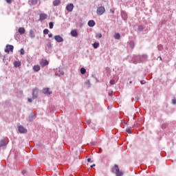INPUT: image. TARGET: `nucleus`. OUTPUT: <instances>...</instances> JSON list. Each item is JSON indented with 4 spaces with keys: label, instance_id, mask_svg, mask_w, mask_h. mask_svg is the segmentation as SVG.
Listing matches in <instances>:
<instances>
[{
    "label": "nucleus",
    "instance_id": "nucleus-39",
    "mask_svg": "<svg viewBox=\"0 0 176 176\" xmlns=\"http://www.w3.org/2000/svg\"><path fill=\"white\" fill-rule=\"evenodd\" d=\"M140 83H141V85H145V83H146V81L142 80L140 81Z\"/></svg>",
    "mask_w": 176,
    "mask_h": 176
},
{
    "label": "nucleus",
    "instance_id": "nucleus-18",
    "mask_svg": "<svg viewBox=\"0 0 176 176\" xmlns=\"http://www.w3.org/2000/svg\"><path fill=\"white\" fill-rule=\"evenodd\" d=\"M29 36H30V38L32 39H34V38H35V33L34 32V30H30Z\"/></svg>",
    "mask_w": 176,
    "mask_h": 176
},
{
    "label": "nucleus",
    "instance_id": "nucleus-4",
    "mask_svg": "<svg viewBox=\"0 0 176 176\" xmlns=\"http://www.w3.org/2000/svg\"><path fill=\"white\" fill-rule=\"evenodd\" d=\"M38 89L37 88H34L32 89V98L33 100H35L36 98H38Z\"/></svg>",
    "mask_w": 176,
    "mask_h": 176
},
{
    "label": "nucleus",
    "instance_id": "nucleus-30",
    "mask_svg": "<svg viewBox=\"0 0 176 176\" xmlns=\"http://www.w3.org/2000/svg\"><path fill=\"white\" fill-rule=\"evenodd\" d=\"M129 45H130V47H131V49L134 48V41H131L130 43H129Z\"/></svg>",
    "mask_w": 176,
    "mask_h": 176
},
{
    "label": "nucleus",
    "instance_id": "nucleus-31",
    "mask_svg": "<svg viewBox=\"0 0 176 176\" xmlns=\"http://www.w3.org/2000/svg\"><path fill=\"white\" fill-rule=\"evenodd\" d=\"M43 34L44 35H47V34H49V29H45L43 30Z\"/></svg>",
    "mask_w": 176,
    "mask_h": 176
},
{
    "label": "nucleus",
    "instance_id": "nucleus-9",
    "mask_svg": "<svg viewBox=\"0 0 176 176\" xmlns=\"http://www.w3.org/2000/svg\"><path fill=\"white\" fill-rule=\"evenodd\" d=\"M66 10H67V12H72V10H74V4L73 3L67 4V6H66Z\"/></svg>",
    "mask_w": 176,
    "mask_h": 176
},
{
    "label": "nucleus",
    "instance_id": "nucleus-46",
    "mask_svg": "<svg viewBox=\"0 0 176 176\" xmlns=\"http://www.w3.org/2000/svg\"><path fill=\"white\" fill-rule=\"evenodd\" d=\"M90 167H91V168H93V167H96V164H94L93 165H91Z\"/></svg>",
    "mask_w": 176,
    "mask_h": 176
},
{
    "label": "nucleus",
    "instance_id": "nucleus-7",
    "mask_svg": "<svg viewBox=\"0 0 176 176\" xmlns=\"http://www.w3.org/2000/svg\"><path fill=\"white\" fill-rule=\"evenodd\" d=\"M121 17L122 20H124V21L127 20L128 16H127V13H126V11L121 10Z\"/></svg>",
    "mask_w": 176,
    "mask_h": 176
},
{
    "label": "nucleus",
    "instance_id": "nucleus-3",
    "mask_svg": "<svg viewBox=\"0 0 176 176\" xmlns=\"http://www.w3.org/2000/svg\"><path fill=\"white\" fill-rule=\"evenodd\" d=\"M96 13L98 16H102V14L105 13V8L104 6L98 7L96 10Z\"/></svg>",
    "mask_w": 176,
    "mask_h": 176
},
{
    "label": "nucleus",
    "instance_id": "nucleus-12",
    "mask_svg": "<svg viewBox=\"0 0 176 176\" xmlns=\"http://www.w3.org/2000/svg\"><path fill=\"white\" fill-rule=\"evenodd\" d=\"M43 94H45L46 96H50V94H52V91H50L49 90V88L43 89Z\"/></svg>",
    "mask_w": 176,
    "mask_h": 176
},
{
    "label": "nucleus",
    "instance_id": "nucleus-24",
    "mask_svg": "<svg viewBox=\"0 0 176 176\" xmlns=\"http://www.w3.org/2000/svg\"><path fill=\"white\" fill-rule=\"evenodd\" d=\"M56 75L58 76H63V75H64V72H63L61 69H59V74L56 73Z\"/></svg>",
    "mask_w": 176,
    "mask_h": 176
},
{
    "label": "nucleus",
    "instance_id": "nucleus-38",
    "mask_svg": "<svg viewBox=\"0 0 176 176\" xmlns=\"http://www.w3.org/2000/svg\"><path fill=\"white\" fill-rule=\"evenodd\" d=\"M115 80H110V85H115Z\"/></svg>",
    "mask_w": 176,
    "mask_h": 176
},
{
    "label": "nucleus",
    "instance_id": "nucleus-28",
    "mask_svg": "<svg viewBox=\"0 0 176 176\" xmlns=\"http://www.w3.org/2000/svg\"><path fill=\"white\" fill-rule=\"evenodd\" d=\"M53 27H54V23H53V22H50V23H49V28H50V30H52Z\"/></svg>",
    "mask_w": 176,
    "mask_h": 176
},
{
    "label": "nucleus",
    "instance_id": "nucleus-8",
    "mask_svg": "<svg viewBox=\"0 0 176 176\" xmlns=\"http://www.w3.org/2000/svg\"><path fill=\"white\" fill-rule=\"evenodd\" d=\"M34 119H36V114L34 113H31L29 116V122H33Z\"/></svg>",
    "mask_w": 176,
    "mask_h": 176
},
{
    "label": "nucleus",
    "instance_id": "nucleus-26",
    "mask_svg": "<svg viewBox=\"0 0 176 176\" xmlns=\"http://www.w3.org/2000/svg\"><path fill=\"white\" fill-rule=\"evenodd\" d=\"M115 39H120V34L119 33H116L114 35Z\"/></svg>",
    "mask_w": 176,
    "mask_h": 176
},
{
    "label": "nucleus",
    "instance_id": "nucleus-5",
    "mask_svg": "<svg viewBox=\"0 0 176 176\" xmlns=\"http://www.w3.org/2000/svg\"><path fill=\"white\" fill-rule=\"evenodd\" d=\"M54 39L58 43H61V42H64V38L61 37L60 35H56L54 36Z\"/></svg>",
    "mask_w": 176,
    "mask_h": 176
},
{
    "label": "nucleus",
    "instance_id": "nucleus-34",
    "mask_svg": "<svg viewBox=\"0 0 176 176\" xmlns=\"http://www.w3.org/2000/svg\"><path fill=\"white\" fill-rule=\"evenodd\" d=\"M24 53H25L24 49L23 48L21 49V50H20L21 56H23L24 54Z\"/></svg>",
    "mask_w": 176,
    "mask_h": 176
},
{
    "label": "nucleus",
    "instance_id": "nucleus-50",
    "mask_svg": "<svg viewBox=\"0 0 176 176\" xmlns=\"http://www.w3.org/2000/svg\"><path fill=\"white\" fill-rule=\"evenodd\" d=\"M129 83H130V84L133 83V81H130Z\"/></svg>",
    "mask_w": 176,
    "mask_h": 176
},
{
    "label": "nucleus",
    "instance_id": "nucleus-43",
    "mask_svg": "<svg viewBox=\"0 0 176 176\" xmlns=\"http://www.w3.org/2000/svg\"><path fill=\"white\" fill-rule=\"evenodd\" d=\"M48 36H49V38H52V37H53V34L50 33V34H48Z\"/></svg>",
    "mask_w": 176,
    "mask_h": 176
},
{
    "label": "nucleus",
    "instance_id": "nucleus-22",
    "mask_svg": "<svg viewBox=\"0 0 176 176\" xmlns=\"http://www.w3.org/2000/svg\"><path fill=\"white\" fill-rule=\"evenodd\" d=\"M71 35H72V36L76 37V36H78V32H76V30H72Z\"/></svg>",
    "mask_w": 176,
    "mask_h": 176
},
{
    "label": "nucleus",
    "instance_id": "nucleus-47",
    "mask_svg": "<svg viewBox=\"0 0 176 176\" xmlns=\"http://www.w3.org/2000/svg\"><path fill=\"white\" fill-rule=\"evenodd\" d=\"M87 162H88L89 163H90V162H91V158H88V159H87Z\"/></svg>",
    "mask_w": 176,
    "mask_h": 176
},
{
    "label": "nucleus",
    "instance_id": "nucleus-51",
    "mask_svg": "<svg viewBox=\"0 0 176 176\" xmlns=\"http://www.w3.org/2000/svg\"><path fill=\"white\" fill-rule=\"evenodd\" d=\"M160 60H162V57H160Z\"/></svg>",
    "mask_w": 176,
    "mask_h": 176
},
{
    "label": "nucleus",
    "instance_id": "nucleus-53",
    "mask_svg": "<svg viewBox=\"0 0 176 176\" xmlns=\"http://www.w3.org/2000/svg\"><path fill=\"white\" fill-rule=\"evenodd\" d=\"M112 12V13H113V11H111Z\"/></svg>",
    "mask_w": 176,
    "mask_h": 176
},
{
    "label": "nucleus",
    "instance_id": "nucleus-33",
    "mask_svg": "<svg viewBox=\"0 0 176 176\" xmlns=\"http://www.w3.org/2000/svg\"><path fill=\"white\" fill-rule=\"evenodd\" d=\"M96 38H102V34L101 33L96 34Z\"/></svg>",
    "mask_w": 176,
    "mask_h": 176
},
{
    "label": "nucleus",
    "instance_id": "nucleus-16",
    "mask_svg": "<svg viewBox=\"0 0 176 176\" xmlns=\"http://www.w3.org/2000/svg\"><path fill=\"white\" fill-rule=\"evenodd\" d=\"M41 65L42 67H46V65H49V61H47V60H43L41 61Z\"/></svg>",
    "mask_w": 176,
    "mask_h": 176
},
{
    "label": "nucleus",
    "instance_id": "nucleus-54",
    "mask_svg": "<svg viewBox=\"0 0 176 176\" xmlns=\"http://www.w3.org/2000/svg\"><path fill=\"white\" fill-rule=\"evenodd\" d=\"M112 12V13H113V11H111Z\"/></svg>",
    "mask_w": 176,
    "mask_h": 176
},
{
    "label": "nucleus",
    "instance_id": "nucleus-20",
    "mask_svg": "<svg viewBox=\"0 0 176 176\" xmlns=\"http://www.w3.org/2000/svg\"><path fill=\"white\" fill-rule=\"evenodd\" d=\"M60 3H61V1L60 0H54L53 1L54 6H58V5H60Z\"/></svg>",
    "mask_w": 176,
    "mask_h": 176
},
{
    "label": "nucleus",
    "instance_id": "nucleus-40",
    "mask_svg": "<svg viewBox=\"0 0 176 176\" xmlns=\"http://www.w3.org/2000/svg\"><path fill=\"white\" fill-rule=\"evenodd\" d=\"M108 94L110 97H112V96L113 95V91L109 92Z\"/></svg>",
    "mask_w": 176,
    "mask_h": 176
},
{
    "label": "nucleus",
    "instance_id": "nucleus-14",
    "mask_svg": "<svg viewBox=\"0 0 176 176\" xmlns=\"http://www.w3.org/2000/svg\"><path fill=\"white\" fill-rule=\"evenodd\" d=\"M18 32L21 35H23V34H25V28H19L18 30Z\"/></svg>",
    "mask_w": 176,
    "mask_h": 176
},
{
    "label": "nucleus",
    "instance_id": "nucleus-52",
    "mask_svg": "<svg viewBox=\"0 0 176 176\" xmlns=\"http://www.w3.org/2000/svg\"><path fill=\"white\" fill-rule=\"evenodd\" d=\"M23 174H24V172H22Z\"/></svg>",
    "mask_w": 176,
    "mask_h": 176
},
{
    "label": "nucleus",
    "instance_id": "nucleus-41",
    "mask_svg": "<svg viewBox=\"0 0 176 176\" xmlns=\"http://www.w3.org/2000/svg\"><path fill=\"white\" fill-rule=\"evenodd\" d=\"M91 123V120H88L87 121V124H88V126L90 125Z\"/></svg>",
    "mask_w": 176,
    "mask_h": 176
},
{
    "label": "nucleus",
    "instance_id": "nucleus-2",
    "mask_svg": "<svg viewBox=\"0 0 176 176\" xmlns=\"http://www.w3.org/2000/svg\"><path fill=\"white\" fill-rule=\"evenodd\" d=\"M111 172L113 173V174H116V176L123 175V172L120 171L118 164L114 165V167L111 168Z\"/></svg>",
    "mask_w": 176,
    "mask_h": 176
},
{
    "label": "nucleus",
    "instance_id": "nucleus-23",
    "mask_svg": "<svg viewBox=\"0 0 176 176\" xmlns=\"http://www.w3.org/2000/svg\"><path fill=\"white\" fill-rule=\"evenodd\" d=\"M92 46L94 49H98L100 46V43L95 42L94 43L92 44Z\"/></svg>",
    "mask_w": 176,
    "mask_h": 176
},
{
    "label": "nucleus",
    "instance_id": "nucleus-13",
    "mask_svg": "<svg viewBox=\"0 0 176 176\" xmlns=\"http://www.w3.org/2000/svg\"><path fill=\"white\" fill-rule=\"evenodd\" d=\"M8 145V142L5 140H2L0 141V148H2V146H6Z\"/></svg>",
    "mask_w": 176,
    "mask_h": 176
},
{
    "label": "nucleus",
    "instance_id": "nucleus-19",
    "mask_svg": "<svg viewBox=\"0 0 176 176\" xmlns=\"http://www.w3.org/2000/svg\"><path fill=\"white\" fill-rule=\"evenodd\" d=\"M14 65L15 68H19V67H21V62L14 61Z\"/></svg>",
    "mask_w": 176,
    "mask_h": 176
},
{
    "label": "nucleus",
    "instance_id": "nucleus-21",
    "mask_svg": "<svg viewBox=\"0 0 176 176\" xmlns=\"http://www.w3.org/2000/svg\"><path fill=\"white\" fill-rule=\"evenodd\" d=\"M33 69L34 71H35L36 72H38V71H41V67L39 65H34L33 67Z\"/></svg>",
    "mask_w": 176,
    "mask_h": 176
},
{
    "label": "nucleus",
    "instance_id": "nucleus-49",
    "mask_svg": "<svg viewBox=\"0 0 176 176\" xmlns=\"http://www.w3.org/2000/svg\"><path fill=\"white\" fill-rule=\"evenodd\" d=\"M123 123H124V124H127V122H126V121H124V122H122V124H123Z\"/></svg>",
    "mask_w": 176,
    "mask_h": 176
},
{
    "label": "nucleus",
    "instance_id": "nucleus-15",
    "mask_svg": "<svg viewBox=\"0 0 176 176\" xmlns=\"http://www.w3.org/2000/svg\"><path fill=\"white\" fill-rule=\"evenodd\" d=\"M88 25L89 27H94V25H96V21H94V20L89 21Z\"/></svg>",
    "mask_w": 176,
    "mask_h": 176
},
{
    "label": "nucleus",
    "instance_id": "nucleus-45",
    "mask_svg": "<svg viewBox=\"0 0 176 176\" xmlns=\"http://www.w3.org/2000/svg\"><path fill=\"white\" fill-rule=\"evenodd\" d=\"M28 102H32V99L28 98Z\"/></svg>",
    "mask_w": 176,
    "mask_h": 176
},
{
    "label": "nucleus",
    "instance_id": "nucleus-42",
    "mask_svg": "<svg viewBox=\"0 0 176 176\" xmlns=\"http://www.w3.org/2000/svg\"><path fill=\"white\" fill-rule=\"evenodd\" d=\"M6 2H7V3H12V0H6Z\"/></svg>",
    "mask_w": 176,
    "mask_h": 176
},
{
    "label": "nucleus",
    "instance_id": "nucleus-35",
    "mask_svg": "<svg viewBox=\"0 0 176 176\" xmlns=\"http://www.w3.org/2000/svg\"><path fill=\"white\" fill-rule=\"evenodd\" d=\"M1 57H2V58H3V61L4 64H8V63H6V62L5 61V58H6V56H5V55H3V56H1Z\"/></svg>",
    "mask_w": 176,
    "mask_h": 176
},
{
    "label": "nucleus",
    "instance_id": "nucleus-1",
    "mask_svg": "<svg viewBox=\"0 0 176 176\" xmlns=\"http://www.w3.org/2000/svg\"><path fill=\"white\" fill-rule=\"evenodd\" d=\"M133 60H135L133 62L134 64H138V63H145V61L148 60V55L143 54V55L135 56H134Z\"/></svg>",
    "mask_w": 176,
    "mask_h": 176
},
{
    "label": "nucleus",
    "instance_id": "nucleus-36",
    "mask_svg": "<svg viewBox=\"0 0 176 176\" xmlns=\"http://www.w3.org/2000/svg\"><path fill=\"white\" fill-rule=\"evenodd\" d=\"M47 46L48 49H52V43H48L47 44Z\"/></svg>",
    "mask_w": 176,
    "mask_h": 176
},
{
    "label": "nucleus",
    "instance_id": "nucleus-27",
    "mask_svg": "<svg viewBox=\"0 0 176 176\" xmlns=\"http://www.w3.org/2000/svg\"><path fill=\"white\" fill-rule=\"evenodd\" d=\"M80 71L82 75H85V74H86V69H85L84 67H82Z\"/></svg>",
    "mask_w": 176,
    "mask_h": 176
},
{
    "label": "nucleus",
    "instance_id": "nucleus-32",
    "mask_svg": "<svg viewBox=\"0 0 176 176\" xmlns=\"http://www.w3.org/2000/svg\"><path fill=\"white\" fill-rule=\"evenodd\" d=\"M126 132L128 133V134H131V127L126 129Z\"/></svg>",
    "mask_w": 176,
    "mask_h": 176
},
{
    "label": "nucleus",
    "instance_id": "nucleus-44",
    "mask_svg": "<svg viewBox=\"0 0 176 176\" xmlns=\"http://www.w3.org/2000/svg\"><path fill=\"white\" fill-rule=\"evenodd\" d=\"M158 49H159V50H162L163 47H162V45H159Z\"/></svg>",
    "mask_w": 176,
    "mask_h": 176
},
{
    "label": "nucleus",
    "instance_id": "nucleus-17",
    "mask_svg": "<svg viewBox=\"0 0 176 176\" xmlns=\"http://www.w3.org/2000/svg\"><path fill=\"white\" fill-rule=\"evenodd\" d=\"M30 5H32L33 6H35V5L38 4V0H30L29 1Z\"/></svg>",
    "mask_w": 176,
    "mask_h": 176
},
{
    "label": "nucleus",
    "instance_id": "nucleus-37",
    "mask_svg": "<svg viewBox=\"0 0 176 176\" xmlns=\"http://www.w3.org/2000/svg\"><path fill=\"white\" fill-rule=\"evenodd\" d=\"M172 104H173V105H175V104H176V99L175 98H173L172 100Z\"/></svg>",
    "mask_w": 176,
    "mask_h": 176
},
{
    "label": "nucleus",
    "instance_id": "nucleus-11",
    "mask_svg": "<svg viewBox=\"0 0 176 176\" xmlns=\"http://www.w3.org/2000/svg\"><path fill=\"white\" fill-rule=\"evenodd\" d=\"M46 19H47V14H46L45 13L40 14L39 20L41 21H43V20H46Z\"/></svg>",
    "mask_w": 176,
    "mask_h": 176
},
{
    "label": "nucleus",
    "instance_id": "nucleus-6",
    "mask_svg": "<svg viewBox=\"0 0 176 176\" xmlns=\"http://www.w3.org/2000/svg\"><path fill=\"white\" fill-rule=\"evenodd\" d=\"M13 49H14V47L12 45H8L6 46V49H5L6 53H9V52H13Z\"/></svg>",
    "mask_w": 176,
    "mask_h": 176
},
{
    "label": "nucleus",
    "instance_id": "nucleus-25",
    "mask_svg": "<svg viewBox=\"0 0 176 176\" xmlns=\"http://www.w3.org/2000/svg\"><path fill=\"white\" fill-rule=\"evenodd\" d=\"M138 31H139L140 32L144 31V26L143 25H139L138 28Z\"/></svg>",
    "mask_w": 176,
    "mask_h": 176
},
{
    "label": "nucleus",
    "instance_id": "nucleus-10",
    "mask_svg": "<svg viewBox=\"0 0 176 176\" xmlns=\"http://www.w3.org/2000/svg\"><path fill=\"white\" fill-rule=\"evenodd\" d=\"M18 129L19 133L21 134L27 133V129H25V127L21 125L18 127Z\"/></svg>",
    "mask_w": 176,
    "mask_h": 176
},
{
    "label": "nucleus",
    "instance_id": "nucleus-29",
    "mask_svg": "<svg viewBox=\"0 0 176 176\" xmlns=\"http://www.w3.org/2000/svg\"><path fill=\"white\" fill-rule=\"evenodd\" d=\"M85 85L86 86H87L88 87H90V86H91L90 80H87L85 81Z\"/></svg>",
    "mask_w": 176,
    "mask_h": 176
},
{
    "label": "nucleus",
    "instance_id": "nucleus-48",
    "mask_svg": "<svg viewBox=\"0 0 176 176\" xmlns=\"http://www.w3.org/2000/svg\"><path fill=\"white\" fill-rule=\"evenodd\" d=\"M138 100H140V98L135 97V101H138Z\"/></svg>",
    "mask_w": 176,
    "mask_h": 176
}]
</instances>
